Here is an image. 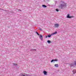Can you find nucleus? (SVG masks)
Masks as SVG:
<instances>
[{"label": "nucleus", "instance_id": "1", "mask_svg": "<svg viewBox=\"0 0 76 76\" xmlns=\"http://www.w3.org/2000/svg\"><path fill=\"white\" fill-rule=\"evenodd\" d=\"M61 9H62V7H66L67 6V4L65 3H63L60 5Z\"/></svg>", "mask_w": 76, "mask_h": 76}, {"label": "nucleus", "instance_id": "2", "mask_svg": "<svg viewBox=\"0 0 76 76\" xmlns=\"http://www.w3.org/2000/svg\"><path fill=\"white\" fill-rule=\"evenodd\" d=\"M74 16H69V14H68L67 15V16L66 17V18H74Z\"/></svg>", "mask_w": 76, "mask_h": 76}, {"label": "nucleus", "instance_id": "3", "mask_svg": "<svg viewBox=\"0 0 76 76\" xmlns=\"http://www.w3.org/2000/svg\"><path fill=\"white\" fill-rule=\"evenodd\" d=\"M55 28H58V24H56L54 25Z\"/></svg>", "mask_w": 76, "mask_h": 76}, {"label": "nucleus", "instance_id": "4", "mask_svg": "<svg viewBox=\"0 0 76 76\" xmlns=\"http://www.w3.org/2000/svg\"><path fill=\"white\" fill-rule=\"evenodd\" d=\"M58 60L57 59H56V60H52V61H51V63H53V61H58Z\"/></svg>", "mask_w": 76, "mask_h": 76}, {"label": "nucleus", "instance_id": "5", "mask_svg": "<svg viewBox=\"0 0 76 76\" xmlns=\"http://www.w3.org/2000/svg\"><path fill=\"white\" fill-rule=\"evenodd\" d=\"M57 31H56L55 32L53 33H52V34H51V35H55V34H57Z\"/></svg>", "mask_w": 76, "mask_h": 76}, {"label": "nucleus", "instance_id": "6", "mask_svg": "<svg viewBox=\"0 0 76 76\" xmlns=\"http://www.w3.org/2000/svg\"><path fill=\"white\" fill-rule=\"evenodd\" d=\"M54 66L56 67H58V64H55L54 65Z\"/></svg>", "mask_w": 76, "mask_h": 76}, {"label": "nucleus", "instance_id": "7", "mask_svg": "<svg viewBox=\"0 0 76 76\" xmlns=\"http://www.w3.org/2000/svg\"><path fill=\"white\" fill-rule=\"evenodd\" d=\"M43 72L44 74V75H47V72H46V71H43Z\"/></svg>", "mask_w": 76, "mask_h": 76}, {"label": "nucleus", "instance_id": "8", "mask_svg": "<svg viewBox=\"0 0 76 76\" xmlns=\"http://www.w3.org/2000/svg\"><path fill=\"white\" fill-rule=\"evenodd\" d=\"M39 37L42 40V35H40Z\"/></svg>", "mask_w": 76, "mask_h": 76}, {"label": "nucleus", "instance_id": "9", "mask_svg": "<svg viewBox=\"0 0 76 76\" xmlns=\"http://www.w3.org/2000/svg\"><path fill=\"white\" fill-rule=\"evenodd\" d=\"M52 35L51 34L50 35V34H49L48 35V37L49 38H50V37H51V36Z\"/></svg>", "mask_w": 76, "mask_h": 76}, {"label": "nucleus", "instance_id": "10", "mask_svg": "<svg viewBox=\"0 0 76 76\" xmlns=\"http://www.w3.org/2000/svg\"><path fill=\"white\" fill-rule=\"evenodd\" d=\"M42 6L43 7H47V6H46L45 5H42Z\"/></svg>", "mask_w": 76, "mask_h": 76}, {"label": "nucleus", "instance_id": "11", "mask_svg": "<svg viewBox=\"0 0 76 76\" xmlns=\"http://www.w3.org/2000/svg\"><path fill=\"white\" fill-rule=\"evenodd\" d=\"M47 42L48 43H50L51 42V41L50 40H48Z\"/></svg>", "mask_w": 76, "mask_h": 76}, {"label": "nucleus", "instance_id": "12", "mask_svg": "<svg viewBox=\"0 0 76 76\" xmlns=\"http://www.w3.org/2000/svg\"><path fill=\"white\" fill-rule=\"evenodd\" d=\"M36 33L38 35H39V34H38V32H37V31L36 32Z\"/></svg>", "mask_w": 76, "mask_h": 76}, {"label": "nucleus", "instance_id": "13", "mask_svg": "<svg viewBox=\"0 0 76 76\" xmlns=\"http://www.w3.org/2000/svg\"><path fill=\"white\" fill-rule=\"evenodd\" d=\"M56 10L57 11V12H58V9H56Z\"/></svg>", "mask_w": 76, "mask_h": 76}, {"label": "nucleus", "instance_id": "14", "mask_svg": "<svg viewBox=\"0 0 76 76\" xmlns=\"http://www.w3.org/2000/svg\"><path fill=\"white\" fill-rule=\"evenodd\" d=\"M45 37L46 38H47V37H48V36H45Z\"/></svg>", "mask_w": 76, "mask_h": 76}, {"label": "nucleus", "instance_id": "15", "mask_svg": "<svg viewBox=\"0 0 76 76\" xmlns=\"http://www.w3.org/2000/svg\"><path fill=\"white\" fill-rule=\"evenodd\" d=\"M39 30H40V31H42V29L40 28H39Z\"/></svg>", "mask_w": 76, "mask_h": 76}, {"label": "nucleus", "instance_id": "16", "mask_svg": "<svg viewBox=\"0 0 76 76\" xmlns=\"http://www.w3.org/2000/svg\"><path fill=\"white\" fill-rule=\"evenodd\" d=\"M14 65H17V64H14Z\"/></svg>", "mask_w": 76, "mask_h": 76}, {"label": "nucleus", "instance_id": "17", "mask_svg": "<svg viewBox=\"0 0 76 76\" xmlns=\"http://www.w3.org/2000/svg\"><path fill=\"white\" fill-rule=\"evenodd\" d=\"M18 11H21V10L19 9L18 10Z\"/></svg>", "mask_w": 76, "mask_h": 76}, {"label": "nucleus", "instance_id": "18", "mask_svg": "<svg viewBox=\"0 0 76 76\" xmlns=\"http://www.w3.org/2000/svg\"><path fill=\"white\" fill-rule=\"evenodd\" d=\"M73 64H72V65H71V66H73Z\"/></svg>", "mask_w": 76, "mask_h": 76}, {"label": "nucleus", "instance_id": "19", "mask_svg": "<svg viewBox=\"0 0 76 76\" xmlns=\"http://www.w3.org/2000/svg\"><path fill=\"white\" fill-rule=\"evenodd\" d=\"M1 10V9H0Z\"/></svg>", "mask_w": 76, "mask_h": 76}]
</instances>
